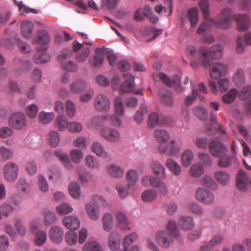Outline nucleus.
Wrapping results in <instances>:
<instances>
[{"label": "nucleus", "instance_id": "nucleus-1", "mask_svg": "<svg viewBox=\"0 0 251 251\" xmlns=\"http://www.w3.org/2000/svg\"><path fill=\"white\" fill-rule=\"evenodd\" d=\"M235 20L238 24V29L246 31L249 28L250 25V18L248 14H232L230 8H224L218 18L211 19L210 22H204L201 24L197 30L199 34L210 30L211 28V24H214L219 27L227 28L231 25V20Z\"/></svg>", "mask_w": 251, "mask_h": 251}, {"label": "nucleus", "instance_id": "nucleus-2", "mask_svg": "<svg viewBox=\"0 0 251 251\" xmlns=\"http://www.w3.org/2000/svg\"><path fill=\"white\" fill-rule=\"evenodd\" d=\"M188 53L193 57L191 62L193 68L198 66L199 63L202 62L204 66L210 64L211 59H219L223 56V48L220 44H214L210 50L205 46L200 48L198 52L196 48L189 46L186 48Z\"/></svg>", "mask_w": 251, "mask_h": 251}, {"label": "nucleus", "instance_id": "nucleus-3", "mask_svg": "<svg viewBox=\"0 0 251 251\" xmlns=\"http://www.w3.org/2000/svg\"><path fill=\"white\" fill-rule=\"evenodd\" d=\"M167 228L170 231L169 233L165 230H161L155 233L156 241L158 243L162 244L165 248L170 247L174 238L176 237L178 234V228L175 221H169L167 225Z\"/></svg>", "mask_w": 251, "mask_h": 251}, {"label": "nucleus", "instance_id": "nucleus-4", "mask_svg": "<svg viewBox=\"0 0 251 251\" xmlns=\"http://www.w3.org/2000/svg\"><path fill=\"white\" fill-rule=\"evenodd\" d=\"M93 202H89L86 205V211L93 220H97L100 217V211L97 205V203H101L104 205L105 199L101 196L95 195L93 197Z\"/></svg>", "mask_w": 251, "mask_h": 251}, {"label": "nucleus", "instance_id": "nucleus-5", "mask_svg": "<svg viewBox=\"0 0 251 251\" xmlns=\"http://www.w3.org/2000/svg\"><path fill=\"white\" fill-rule=\"evenodd\" d=\"M170 144V147L165 144L159 145L158 148L159 152L161 154H165L170 156L178 155L182 148V141L172 140Z\"/></svg>", "mask_w": 251, "mask_h": 251}, {"label": "nucleus", "instance_id": "nucleus-6", "mask_svg": "<svg viewBox=\"0 0 251 251\" xmlns=\"http://www.w3.org/2000/svg\"><path fill=\"white\" fill-rule=\"evenodd\" d=\"M210 153L215 157H222L224 154L227 153L226 146L219 140H210L208 146Z\"/></svg>", "mask_w": 251, "mask_h": 251}, {"label": "nucleus", "instance_id": "nucleus-7", "mask_svg": "<svg viewBox=\"0 0 251 251\" xmlns=\"http://www.w3.org/2000/svg\"><path fill=\"white\" fill-rule=\"evenodd\" d=\"M37 35L32 39V43L34 44L42 45L38 47L36 50L38 52H44L47 49V45L50 41L49 34L44 30H39L37 32Z\"/></svg>", "mask_w": 251, "mask_h": 251}, {"label": "nucleus", "instance_id": "nucleus-8", "mask_svg": "<svg viewBox=\"0 0 251 251\" xmlns=\"http://www.w3.org/2000/svg\"><path fill=\"white\" fill-rule=\"evenodd\" d=\"M19 168L16 164L13 162L7 163L3 169V175L4 179L8 182H13L18 177Z\"/></svg>", "mask_w": 251, "mask_h": 251}, {"label": "nucleus", "instance_id": "nucleus-9", "mask_svg": "<svg viewBox=\"0 0 251 251\" xmlns=\"http://www.w3.org/2000/svg\"><path fill=\"white\" fill-rule=\"evenodd\" d=\"M228 69L227 65L222 62H217L213 64L210 68L209 73L213 79H218L226 75Z\"/></svg>", "mask_w": 251, "mask_h": 251}, {"label": "nucleus", "instance_id": "nucleus-10", "mask_svg": "<svg viewBox=\"0 0 251 251\" xmlns=\"http://www.w3.org/2000/svg\"><path fill=\"white\" fill-rule=\"evenodd\" d=\"M26 119L25 115L21 112L13 114L8 121L9 125L16 129L23 128L26 125Z\"/></svg>", "mask_w": 251, "mask_h": 251}, {"label": "nucleus", "instance_id": "nucleus-11", "mask_svg": "<svg viewBox=\"0 0 251 251\" xmlns=\"http://www.w3.org/2000/svg\"><path fill=\"white\" fill-rule=\"evenodd\" d=\"M158 76L164 84L170 87H174L177 91L181 92L184 90V88L181 86V80L178 75H175L173 80L163 73H159Z\"/></svg>", "mask_w": 251, "mask_h": 251}, {"label": "nucleus", "instance_id": "nucleus-12", "mask_svg": "<svg viewBox=\"0 0 251 251\" xmlns=\"http://www.w3.org/2000/svg\"><path fill=\"white\" fill-rule=\"evenodd\" d=\"M94 105L97 111L106 112L110 109V101L106 95L100 94L96 98Z\"/></svg>", "mask_w": 251, "mask_h": 251}, {"label": "nucleus", "instance_id": "nucleus-13", "mask_svg": "<svg viewBox=\"0 0 251 251\" xmlns=\"http://www.w3.org/2000/svg\"><path fill=\"white\" fill-rule=\"evenodd\" d=\"M197 199L205 204H210L213 202L214 197L213 193L210 191L199 187L196 192Z\"/></svg>", "mask_w": 251, "mask_h": 251}, {"label": "nucleus", "instance_id": "nucleus-14", "mask_svg": "<svg viewBox=\"0 0 251 251\" xmlns=\"http://www.w3.org/2000/svg\"><path fill=\"white\" fill-rule=\"evenodd\" d=\"M125 79L120 86V90L126 93H131L134 90V77L130 73L124 74Z\"/></svg>", "mask_w": 251, "mask_h": 251}, {"label": "nucleus", "instance_id": "nucleus-15", "mask_svg": "<svg viewBox=\"0 0 251 251\" xmlns=\"http://www.w3.org/2000/svg\"><path fill=\"white\" fill-rule=\"evenodd\" d=\"M64 232L61 227L57 226H52L49 231L50 240L55 244L60 243L63 239Z\"/></svg>", "mask_w": 251, "mask_h": 251}, {"label": "nucleus", "instance_id": "nucleus-16", "mask_svg": "<svg viewBox=\"0 0 251 251\" xmlns=\"http://www.w3.org/2000/svg\"><path fill=\"white\" fill-rule=\"evenodd\" d=\"M100 134L105 139L112 142L118 141L120 137V133L117 130L110 127L102 128Z\"/></svg>", "mask_w": 251, "mask_h": 251}, {"label": "nucleus", "instance_id": "nucleus-17", "mask_svg": "<svg viewBox=\"0 0 251 251\" xmlns=\"http://www.w3.org/2000/svg\"><path fill=\"white\" fill-rule=\"evenodd\" d=\"M95 55L91 56L89 58V63L92 67H100L104 61L103 50L98 48L95 50Z\"/></svg>", "mask_w": 251, "mask_h": 251}, {"label": "nucleus", "instance_id": "nucleus-18", "mask_svg": "<svg viewBox=\"0 0 251 251\" xmlns=\"http://www.w3.org/2000/svg\"><path fill=\"white\" fill-rule=\"evenodd\" d=\"M158 95L161 102L169 106L173 105L174 100L171 91L164 88H161L158 91Z\"/></svg>", "mask_w": 251, "mask_h": 251}, {"label": "nucleus", "instance_id": "nucleus-19", "mask_svg": "<svg viewBox=\"0 0 251 251\" xmlns=\"http://www.w3.org/2000/svg\"><path fill=\"white\" fill-rule=\"evenodd\" d=\"M220 160L218 161V165L221 168H228L230 166L232 163H237L238 159L236 155H232L230 156L227 153L223 154L222 157H218Z\"/></svg>", "mask_w": 251, "mask_h": 251}, {"label": "nucleus", "instance_id": "nucleus-20", "mask_svg": "<svg viewBox=\"0 0 251 251\" xmlns=\"http://www.w3.org/2000/svg\"><path fill=\"white\" fill-rule=\"evenodd\" d=\"M62 222L67 228L71 230H76L80 226V221L76 216H67Z\"/></svg>", "mask_w": 251, "mask_h": 251}, {"label": "nucleus", "instance_id": "nucleus-21", "mask_svg": "<svg viewBox=\"0 0 251 251\" xmlns=\"http://www.w3.org/2000/svg\"><path fill=\"white\" fill-rule=\"evenodd\" d=\"M126 179L128 182L127 185L128 189L130 190L135 189L138 180L137 171L133 169L129 170L126 174Z\"/></svg>", "mask_w": 251, "mask_h": 251}, {"label": "nucleus", "instance_id": "nucleus-22", "mask_svg": "<svg viewBox=\"0 0 251 251\" xmlns=\"http://www.w3.org/2000/svg\"><path fill=\"white\" fill-rule=\"evenodd\" d=\"M178 224L180 228L185 231L192 229L195 226V223L192 216H185L180 217L178 220Z\"/></svg>", "mask_w": 251, "mask_h": 251}, {"label": "nucleus", "instance_id": "nucleus-23", "mask_svg": "<svg viewBox=\"0 0 251 251\" xmlns=\"http://www.w3.org/2000/svg\"><path fill=\"white\" fill-rule=\"evenodd\" d=\"M121 245V237L119 234L113 231L109 236V246L112 251H116L120 248Z\"/></svg>", "mask_w": 251, "mask_h": 251}, {"label": "nucleus", "instance_id": "nucleus-24", "mask_svg": "<svg viewBox=\"0 0 251 251\" xmlns=\"http://www.w3.org/2000/svg\"><path fill=\"white\" fill-rule=\"evenodd\" d=\"M223 237L220 235H216L213 236L211 240L200 248V251H207L214 247L221 244L223 241Z\"/></svg>", "mask_w": 251, "mask_h": 251}, {"label": "nucleus", "instance_id": "nucleus-25", "mask_svg": "<svg viewBox=\"0 0 251 251\" xmlns=\"http://www.w3.org/2000/svg\"><path fill=\"white\" fill-rule=\"evenodd\" d=\"M187 18L190 22L192 27L195 26L199 19V12L197 7H193L188 10Z\"/></svg>", "mask_w": 251, "mask_h": 251}, {"label": "nucleus", "instance_id": "nucleus-26", "mask_svg": "<svg viewBox=\"0 0 251 251\" xmlns=\"http://www.w3.org/2000/svg\"><path fill=\"white\" fill-rule=\"evenodd\" d=\"M34 25L30 21H25L21 25V30L23 37L26 39H29L31 37Z\"/></svg>", "mask_w": 251, "mask_h": 251}, {"label": "nucleus", "instance_id": "nucleus-27", "mask_svg": "<svg viewBox=\"0 0 251 251\" xmlns=\"http://www.w3.org/2000/svg\"><path fill=\"white\" fill-rule=\"evenodd\" d=\"M42 213L44 216V224L46 226H49L55 223L57 218L54 213L45 208L43 210Z\"/></svg>", "mask_w": 251, "mask_h": 251}, {"label": "nucleus", "instance_id": "nucleus-28", "mask_svg": "<svg viewBox=\"0 0 251 251\" xmlns=\"http://www.w3.org/2000/svg\"><path fill=\"white\" fill-rule=\"evenodd\" d=\"M166 118L162 115H159L156 113L151 114L149 118L148 124L151 127H154L157 125L162 124L166 121Z\"/></svg>", "mask_w": 251, "mask_h": 251}, {"label": "nucleus", "instance_id": "nucleus-29", "mask_svg": "<svg viewBox=\"0 0 251 251\" xmlns=\"http://www.w3.org/2000/svg\"><path fill=\"white\" fill-rule=\"evenodd\" d=\"M165 165L169 169L172 173L178 176L181 172V166L176 161L171 158H168L166 161Z\"/></svg>", "mask_w": 251, "mask_h": 251}, {"label": "nucleus", "instance_id": "nucleus-30", "mask_svg": "<svg viewBox=\"0 0 251 251\" xmlns=\"http://www.w3.org/2000/svg\"><path fill=\"white\" fill-rule=\"evenodd\" d=\"M247 176L245 172L243 170H240L237 176L236 186L241 191H245L246 189Z\"/></svg>", "mask_w": 251, "mask_h": 251}, {"label": "nucleus", "instance_id": "nucleus-31", "mask_svg": "<svg viewBox=\"0 0 251 251\" xmlns=\"http://www.w3.org/2000/svg\"><path fill=\"white\" fill-rule=\"evenodd\" d=\"M150 167L152 172L155 175L160 176L161 177L165 176V168L158 161H152L150 164Z\"/></svg>", "mask_w": 251, "mask_h": 251}, {"label": "nucleus", "instance_id": "nucleus-32", "mask_svg": "<svg viewBox=\"0 0 251 251\" xmlns=\"http://www.w3.org/2000/svg\"><path fill=\"white\" fill-rule=\"evenodd\" d=\"M194 159V154L189 149L185 150L181 155V163L184 167H188L192 163Z\"/></svg>", "mask_w": 251, "mask_h": 251}, {"label": "nucleus", "instance_id": "nucleus-33", "mask_svg": "<svg viewBox=\"0 0 251 251\" xmlns=\"http://www.w3.org/2000/svg\"><path fill=\"white\" fill-rule=\"evenodd\" d=\"M157 197V192L153 189H149L144 191L141 195L142 200L145 202L154 201Z\"/></svg>", "mask_w": 251, "mask_h": 251}, {"label": "nucleus", "instance_id": "nucleus-34", "mask_svg": "<svg viewBox=\"0 0 251 251\" xmlns=\"http://www.w3.org/2000/svg\"><path fill=\"white\" fill-rule=\"evenodd\" d=\"M107 169L108 174L113 177H120L124 175L123 170L119 166L114 164L108 165Z\"/></svg>", "mask_w": 251, "mask_h": 251}, {"label": "nucleus", "instance_id": "nucleus-35", "mask_svg": "<svg viewBox=\"0 0 251 251\" xmlns=\"http://www.w3.org/2000/svg\"><path fill=\"white\" fill-rule=\"evenodd\" d=\"M55 155L60 160L66 169L70 170L73 168L68 154L63 153L59 151H56L55 152Z\"/></svg>", "mask_w": 251, "mask_h": 251}, {"label": "nucleus", "instance_id": "nucleus-36", "mask_svg": "<svg viewBox=\"0 0 251 251\" xmlns=\"http://www.w3.org/2000/svg\"><path fill=\"white\" fill-rule=\"evenodd\" d=\"M69 191L70 195L74 199H77L80 197V187L77 182H71L69 187Z\"/></svg>", "mask_w": 251, "mask_h": 251}, {"label": "nucleus", "instance_id": "nucleus-37", "mask_svg": "<svg viewBox=\"0 0 251 251\" xmlns=\"http://www.w3.org/2000/svg\"><path fill=\"white\" fill-rule=\"evenodd\" d=\"M154 136L157 140L161 142H166L170 138V133L166 130L156 129L154 131Z\"/></svg>", "mask_w": 251, "mask_h": 251}, {"label": "nucleus", "instance_id": "nucleus-38", "mask_svg": "<svg viewBox=\"0 0 251 251\" xmlns=\"http://www.w3.org/2000/svg\"><path fill=\"white\" fill-rule=\"evenodd\" d=\"M215 176L217 180L221 184H226L230 179L229 174L225 171H219L215 173Z\"/></svg>", "mask_w": 251, "mask_h": 251}, {"label": "nucleus", "instance_id": "nucleus-39", "mask_svg": "<svg viewBox=\"0 0 251 251\" xmlns=\"http://www.w3.org/2000/svg\"><path fill=\"white\" fill-rule=\"evenodd\" d=\"M219 107L220 104L218 101H212L209 103V108L211 109L209 113V118L213 124L217 123V117L215 112L219 110Z\"/></svg>", "mask_w": 251, "mask_h": 251}, {"label": "nucleus", "instance_id": "nucleus-40", "mask_svg": "<svg viewBox=\"0 0 251 251\" xmlns=\"http://www.w3.org/2000/svg\"><path fill=\"white\" fill-rule=\"evenodd\" d=\"M86 89V84L82 80L78 79L71 85V90L74 93H79Z\"/></svg>", "mask_w": 251, "mask_h": 251}, {"label": "nucleus", "instance_id": "nucleus-41", "mask_svg": "<svg viewBox=\"0 0 251 251\" xmlns=\"http://www.w3.org/2000/svg\"><path fill=\"white\" fill-rule=\"evenodd\" d=\"M92 150L93 152L98 156L103 158L108 157V154L104 150L102 146L98 142H95L92 145Z\"/></svg>", "mask_w": 251, "mask_h": 251}, {"label": "nucleus", "instance_id": "nucleus-42", "mask_svg": "<svg viewBox=\"0 0 251 251\" xmlns=\"http://www.w3.org/2000/svg\"><path fill=\"white\" fill-rule=\"evenodd\" d=\"M233 81L237 86L242 85L245 83L244 72L242 69H237L236 73L233 75Z\"/></svg>", "mask_w": 251, "mask_h": 251}, {"label": "nucleus", "instance_id": "nucleus-43", "mask_svg": "<svg viewBox=\"0 0 251 251\" xmlns=\"http://www.w3.org/2000/svg\"><path fill=\"white\" fill-rule=\"evenodd\" d=\"M35 234V243L37 246L44 245L47 239V233L42 230H38Z\"/></svg>", "mask_w": 251, "mask_h": 251}, {"label": "nucleus", "instance_id": "nucleus-44", "mask_svg": "<svg viewBox=\"0 0 251 251\" xmlns=\"http://www.w3.org/2000/svg\"><path fill=\"white\" fill-rule=\"evenodd\" d=\"M61 68L68 72H75L78 69L77 64L73 61H64L61 62Z\"/></svg>", "mask_w": 251, "mask_h": 251}, {"label": "nucleus", "instance_id": "nucleus-45", "mask_svg": "<svg viewBox=\"0 0 251 251\" xmlns=\"http://www.w3.org/2000/svg\"><path fill=\"white\" fill-rule=\"evenodd\" d=\"M114 106L116 114L119 116H122L124 114V109L123 100L120 97L115 98L114 101Z\"/></svg>", "mask_w": 251, "mask_h": 251}, {"label": "nucleus", "instance_id": "nucleus-46", "mask_svg": "<svg viewBox=\"0 0 251 251\" xmlns=\"http://www.w3.org/2000/svg\"><path fill=\"white\" fill-rule=\"evenodd\" d=\"M194 114L201 120H205L207 118L208 113L207 109L203 106L198 105L193 109Z\"/></svg>", "mask_w": 251, "mask_h": 251}, {"label": "nucleus", "instance_id": "nucleus-47", "mask_svg": "<svg viewBox=\"0 0 251 251\" xmlns=\"http://www.w3.org/2000/svg\"><path fill=\"white\" fill-rule=\"evenodd\" d=\"M117 217L119 225L123 229H130V227H128V222L127 218L124 212L122 211L118 212Z\"/></svg>", "mask_w": 251, "mask_h": 251}, {"label": "nucleus", "instance_id": "nucleus-48", "mask_svg": "<svg viewBox=\"0 0 251 251\" xmlns=\"http://www.w3.org/2000/svg\"><path fill=\"white\" fill-rule=\"evenodd\" d=\"M144 16H146L152 23H156L158 21V18L153 14V11L150 6L146 5L144 8Z\"/></svg>", "mask_w": 251, "mask_h": 251}, {"label": "nucleus", "instance_id": "nucleus-49", "mask_svg": "<svg viewBox=\"0 0 251 251\" xmlns=\"http://www.w3.org/2000/svg\"><path fill=\"white\" fill-rule=\"evenodd\" d=\"M54 117L53 112H41L39 114V120L43 124H48L51 122Z\"/></svg>", "mask_w": 251, "mask_h": 251}, {"label": "nucleus", "instance_id": "nucleus-50", "mask_svg": "<svg viewBox=\"0 0 251 251\" xmlns=\"http://www.w3.org/2000/svg\"><path fill=\"white\" fill-rule=\"evenodd\" d=\"M199 6L202 12L203 17L207 18L209 16L210 4L208 0H200L199 2Z\"/></svg>", "mask_w": 251, "mask_h": 251}, {"label": "nucleus", "instance_id": "nucleus-51", "mask_svg": "<svg viewBox=\"0 0 251 251\" xmlns=\"http://www.w3.org/2000/svg\"><path fill=\"white\" fill-rule=\"evenodd\" d=\"M65 240L69 246L75 245L77 240V235L76 233L72 230L68 231L65 235Z\"/></svg>", "mask_w": 251, "mask_h": 251}, {"label": "nucleus", "instance_id": "nucleus-52", "mask_svg": "<svg viewBox=\"0 0 251 251\" xmlns=\"http://www.w3.org/2000/svg\"><path fill=\"white\" fill-rule=\"evenodd\" d=\"M103 228L104 229L108 232L112 227L113 226V217L109 214L106 213L103 217Z\"/></svg>", "mask_w": 251, "mask_h": 251}, {"label": "nucleus", "instance_id": "nucleus-53", "mask_svg": "<svg viewBox=\"0 0 251 251\" xmlns=\"http://www.w3.org/2000/svg\"><path fill=\"white\" fill-rule=\"evenodd\" d=\"M190 172L193 176L198 177L203 174V166L200 163L194 164L190 168Z\"/></svg>", "mask_w": 251, "mask_h": 251}, {"label": "nucleus", "instance_id": "nucleus-54", "mask_svg": "<svg viewBox=\"0 0 251 251\" xmlns=\"http://www.w3.org/2000/svg\"><path fill=\"white\" fill-rule=\"evenodd\" d=\"M29 187V184L25 178L22 177L19 179L16 184L18 191L26 193Z\"/></svg>", "mask_w": 251, "mask_h": 251}, {"label": "nucleus", "instance_id": "nucleus-55", "mask_svg": "<svg viewBox=\"0 0 251 251\" xmlns=\"http://www.w3.org/2000/svg\"><path fill=\"white\" fill-rule=\"evenodd\" d=\"M237 90L236 89H231L223 97L224 102L226 104L231 103L234 100L237 95Z\"/></svg>", "mask_w": 251, "mask_h": 251}, {"label": "nucleus", "instance_id": "nucleus-56", "mask_svg": "<svg viewBox=\"0 0 251 251\" xmlns=\"http://www.w3.org/2000/svg\"><path fill=\"white\" fill-rule=\"evenodd\" d=\"M55 126L58 128L59 130H63L66 127L68 128L69 124L64 116H59L55 121Z\"/></svg>", "mask_w": 251, "mask_h": 251}, {"label": "nucleus", "instance_id": "nucleus-57", "mask_svg": "<svg viewBox=\"0 0 251 251\" xmlns=\"http://www.w3.org/2000/svg\"><path fill=\"white\" fill-rule=\"evenodd\" d=\"M10 202L15 207L19 206L24 200V195L21 194H15L9 199Z\"/></svg>", "mask_w": 251, "mask_h": 251}, {"label": "nucleus", "instance_id": "nucleus-58", "mask_svg": "<svg viewBox=\"0 0 251 251\" xmlns=\"http://www.w3.org/2000/svg\"><path fill=\"white\" fill-rule=\"evenodd\" d=\"M148 111L147 107L144 104L140 105V109L136 112L135 116L134 119L138 123L141 122L144 119V114Z\"/></svg>", "mask_w": 251, "mask_h": 251}, {"label": "nucleus", "instance_id": "nucleus-59", "mask_svg": "<svg viewBox=\"0 0 251 251\" xmlns=\"http://www.w3.org/2000/svg\"><path fill=\"white\" fill-rule=\"evenodd\" d=\"M84 251H102L101 247L98 243L93 241L86 243L83 247Z\"/></svg>", "mask_w": 251, "mask_h": 251}, {"label": "nucleus", "instance_id": "nucleus-60", "mask_svg": "<svg viewBox=\"0 0 251 251\" xmlns=\"http://www.w3.org/2000/svg\"><path fill=\"white\" fill-rule=\"evenodd\" d=\"M73 207L68 203H63L57 207V212L60 215H65L71 212Z\"/></svg>", "mask_w": 251, "mask_h": 251}, {"label": "nucleus", "instance_id": "nucleus-61", "mask_svg": "<svg viewBox=\"0 0 251 251\" xmlns=\"http://www.w3.org/2000/svg\"><path fill=\"white\" fill-rule=\"evenodd\" d=\"M60 141L59 134L55 131H51L50 133L49 142L52 147H57Z\"/></svg>", "mask_w": 251, "mask_h": 251}, {"label": "nucleus", "instance_id": "nucleus-62", "mask_svg": "<svg viewBox=\"0 0 251 251\" xmlns=\"http://www.w3.org/2000/svg\"><path fill=\"white\" fill-rule=\"evenodd\" d=\"M155 185L153 188H157L160 194L164 196L167 195L168 192V187L166 184L160 179H157L156 184Z\"/></svg>", "mask_w": 251, "mask_h": 251}, {"label": "nucleus", "instance_id": "nucleus-63", "mask_svg": "<svg viewBox=\"0 0 251 251\" xmlns=\"http://www.w3.org/2000/svg\"><path fill=\"white\" fill-rule=\"evenodd\" d=\"M201 184L211 189L216 188V183L214 180L208 176H206L201 179Z\"/></svg>", "mask_w": 251, "mask_h": 251}, {"label": "nucleus", "instance_id": "nucleus-64", "mask_svg": "<svg viewBox=\"0 0 251 251\" xmlns=\"http://www.w3.org/2000/svg\"><path fill=\"white\" fill-rule=\"evenodd\" d=\"M158 178L152 176H147L141 180V184L145 186L151 185L152 187L155 186Z\"/></svg>", "mask_w": 251, "mask_h": 251}]
</instances>
